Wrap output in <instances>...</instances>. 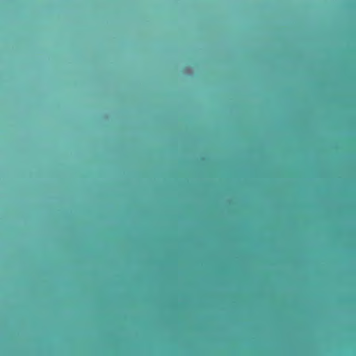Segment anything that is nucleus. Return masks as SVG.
Instances as JSON below:
<instances>
[{
	"label": "nucleus",
	"mask_w": 356,
	"mask_h": 356,
	"mask_svg": "<svg viewBox=\"0 0 356 356\" xmlns=\"http://www.w3.org/2000/svg\"><path fill=\"white\" fill-rule=\"evenodd\" d=\"M211 245H230L229 243H211ZM245 245H277L276 243H246ZM327 245H356V243H327Z\"/></svg>",
	"instance_id": "1"
},
{
	"label": "nucleus",
	"mask_w": 356,
	"mask_h": 356,
	"mask_svg": "<svg viewBox=\"0 0 356 356\" xmlns=\"http://www.w3.org/2000/svg\"><path fill=\"white\" fill-rule=\"evenodd\" d=\"M86 245H88L89 244H88V243H86Z\"/></svg>",
	"instance_id": "2"
}]
</instances>
